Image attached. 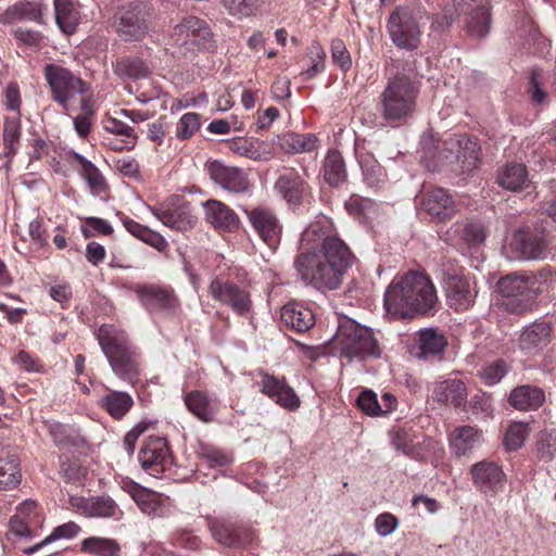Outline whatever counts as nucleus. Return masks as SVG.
Instances as JSON below:
<instances>
[{
  "label": "nucleus",
  "mask_w": 556,
  "mask_h": 556,
  "mask_svg": "<svg viewBox=\"0 0 556 556\" xmlns=\"http://www.w3.org/2000/svg\"><path fill=\"white\" fill-rule=\"evenodd\" d=\"M388 33L399 49L414 51L420 45L421 29L417 17L408 9H396L388 20Z\"/></svg>",
  "instance_id": "11"
},
{
  "label": "nucleus",
  "mask_w": 556,
  "mask_h": 556,
  "mask_svg": "<svg viewBox=\"0 0 556 556\" xmlns=\"http://www.w3.org/2000/svg\"><path fill=\"white\" fill-rule=\"evenodd\" d=\"M482 441V431L469 425L456 427L448 435L450 447L458 457L470 454Z\"/></svg>",
  "instance_id": "24"
},
{
  "label": "nucleus",
  "mask_w": 556,
  "mask_h": 556,
  "mask_svg": "<svg viewBox=\"0 0 556 556\" xmlns=\"http://www.w3.org/2000/svg\"><path fill=\"white\" fill-rule=\"evenodd\" d=\"M330 51L332 61L337 66L344 72L351 68L352 58L345 43L341 39L336 38L331 41Z\"/></svg>",
  "instance_id": "57"
},
{
  "label": "nucleus",
  "mask_w": 556,
  "mask_h": 556,
  "mask_svg": "<svg viewBox=\"0 0 556 556\" xmlns=\"http://www.w3.org/2000/svg\"><path fill=\"white\" fill-rule=\"evenodd\" d=\"M114 73L121 77L130 79L147 78L150 74L149 67L146 63L134 56H126L116 60L113 64Z\"/></svg>",
  "instance_id": "40"
},
{
  "label": "nucleus",
  "mask_w": 556,
  "mask_h": 556,
  "mask_svg": "<svg viewBox=\"0 0 556 556\" xmlns=\"http://www.w3.org/2000/svg\"><path fill=\"white\" fill-rule=\"evenodd\" d=\"M358 162L364 182L370 188H379L384 181L386 174L383 167L370 153L361 154Z\"/></svg>",
  "instance_id": "42"
},
{
  "label": "nucleus",
  "mask_w": 556,
  "mask_h": 556,
  "mask_svg": "<svg viewBox=\"0 0 556 556\" xmlns=\"http://www.w3.org/2000/svg\"><path fill=\"white\" fill-rule=\"evenodd\" d=\"M324 178L332 187H338L346 180V169L340 152L329 151L324 162Z\"/></svg>",
  "instance_id": "39"
},
{
  "label": "nucleus",
  "mask_w": 556,
  "mask_h": 556,
  "mask_svg": "<svg viewBox=\"0 0 556 556\" xmlns=\"http://www.w3.org/2000/svg\"><path fill=\"white\" fill-rule=\"evenodd\" d=\"M470 2L467 0H453L451 5L443 8L441 13H438L432 18V28L435 31L443 33L448 29L462 12H465L466 7Z\"/></svg>",
  "instance_id": "43"
},
{
  "label": "nucleus",
  "mask_w": 556,
  "mask_h": 556,
  "mask_svg": "<svg viewBox=\"0 0 556 556\" xmlns=\"http://www.w3.org/2000/svg\"><path fill=\"white\" fill-rule=\"evenodd\" d=\"M135 292L142 306L149 312L175 314L180 307L179 299L169 286L138 285L135 287Z\"/></svg>",
  "instance_id": "13"
},
{
  "label": "nucleus",
  "mask_w": 556,
  "mask_h": 556,
  "mask_svg": "<svg viewBox=\"0 0 556 556\" xmlns=\"http://www.w3.org/2000/svg\"><path fill=\"white\" fill-rule=\"evenodd\" d=\"M54 16L59 28L66 35L76 31L80 14L71 0H54Z\"/></svg>",
  "instance_id": "36"
},
{
  "label": "nucleus",
  "mask_w": 556,
  "mask_h": 556,
  "mask_svg": "<svg viewBox=\"0 0 556 556\" xmlns=\"http://www.w3.org/2000/svg\"><path fill=\"white\" fill-rule=\"evenodd\" d=\"M507 374V365L504 361H496L483 367L480 378L486 386L498 383Z\"/></svg>",
  "instance_id": "56"
},
{
  "label": "nucleus",
  "mask_w": 556,
  "mask_h": 556,
  "mask_svg": "<svg viewBox=\"0 0 556 556\" xmlns=\"http://www.w3.org/2000/svg\"><path fill=\"white\" fill-rule=\"evenodd\" d=\"M86 225L92 229L81 227V232L86 239L93 237V231L105 236L113 232L112 226L106 220L99 217H87Z\"/></svg>",
  "instance_id": "62"
},
{
  "label": "nucleus",
  "mask_w": 556,
  "mask_h": 556,
  "mask_svg": "<svg viewBox=\"0 0 556 556\" xmlns=\"http://www.w3.org/2000/svg\"><path fill=\"white\" fill-rule=\"evenodd\" d=\"M418 93V84L409 75L390 76L379 97L380 116L390 125L404 123L416 110Z\"/></svg>",
  "instance_id": "4"
},
{
  "label": "nucleus",
  "mask_w": 556,
  "mask_h": 556,
  "mask_svg": "<svg viewBox=\"0 0 556 556\" xmlns=\"http://www.w3.org/2000/svg\"><path fill=\"white\" fill-rule=\"evenodd\" d=\"M438 301L434 285L419 271H408L394 279L384 292V307L394 318L425 315Z\"/></svg>",
  "instance_id": "2"
},
{
  "label": "nucleus",
  "mask_w": 556,
  "mask_h": 556,
  "mask_svg": "<svg viewBox=\"0 0 556 556\" xmlns=\"http://www.w3.org/2000/svg\"><path fill=\"white\" fill-rule=\"evenodd\" d=\"M36 507L35 502H25L22 504L18 513L10 519V530L17 536H30L31 530L27 520L28 513Z\"/></svg>",
  "instance_id": "51"
},
{
  "label": "nucleus",
  "mask_w": 556,
  "mask_h": 556,
  "mask_svg": "<svg viewBox=\"0 0 556 556\" xmlns=\"http://www.w3.org/2000/svg\"><path fill=\"white\" fill-rule=\"evenodd\" d=\"M470 472L476 488L488 496L497 494L505 485L506 476L493 462H479L471 467Z\"/></svg>",
  "instance_id": "18"
},
{
  "label": "nucleus",
  "mask_w": 556,
  "mask_h": 556,
  "mask_svg": "<svg viewBox=\"0 0 556 556\" xmlns=\"http://www.w3.org/2000/svg\"><path fill=\"white\" fill-rule=\"evenodd\" d=\"M542 72L539 68H533L530 75L529 92L534 103H542L546 98V93L542 89Z\"/></svg>",
  "instance_id": "64"
},
{
  "label": "nucleus",
  "mask_w": 556,
  "mask_h": 556,
  "mask_svg": "<svg viewBox=\"0 0 556 556\" xmlns=\"http://www.w3.org/2000/svg\"><path fill=\"white\" fill-rule=\"evenodd\" d=\"M534 275L509 274L497 282V290L503 300V308L513 314L530 312L535 303L540 290L535 288Z\"/></svg>",
  "instance_id": "5"
},
{
  "label": "nucleus",
  "mask_w": 556,
  "mask_h": 556,
  "mask_svg": "<svg viewBox=\"0 0 556 556\" xmlns=\"http://www.w3.org/2000/svg\"><path fill=\"white\" fill-rule=\"evenodd\" d=\"M421 203L426 212L439 220H445L455 213L454 200L443 188L438 187L426 192Z\"/></svg>",
  "instance_id": "27"
},
{
  "label": "nucleus",
  "mask_w": 556,
  "mask_h": 556,
  "mask_svg": "<svg viewBox=\"0 0 556 556\" xmlns=\"http://www.w3.org/2000/svg\"><path fill=\"white\" fill-rule=\"evenodd\" d=\"M338 341L341 353L352 359L354 357L365 359L367 357H379L380 349L372 331L358 324L349 321L339 328Z\"/></svg>",
  "instance_id": "10"
},
{
  "label": "nucleus",
  "mask_w": 556,
  "mask_h": 556,
  "mask_svg": "<svg viewBox=\"0 0 556 556\" xmlns=\"http://www.w3.org/2000/svg\"><path fill=\"white\" fill-rule=\"evenodd\" d=\"M345 242L328 232L320 222L311 224L302 233L301 249L293 266L296 278L317 290H336L353 263Z\"/></svg>",
  "instance_id": "1"
},
{
  "label": "nucleus",
  "mask_w": 556,
  "mask_h": 556,
  "mask_svg": "<svg viewBox=\"0 0 556 556\" xmlns=\"http://www.w3.org/2000/svg\"><path fill=\"white\" fill-rule=\"evenodd\" d=\"M97 340L113 372L135 386L140 377L141 361L128 334L112 325H102L97 331Z\"/></svg>",
  "instance_id": "3"
},
{
  "label": "nucleus",
  "mask_w": 556,
  "mask_h": 556,
  "mask_svg": "<svg viewBox=\"0 0 556 556\" xmlns=\"http://www.w3.org/2000/svg\"><path fill=\"white\" fill-rule=\"evenodd\" d=\"M7 13L13 20H27L43 24L42 5L39 0H25L18 2L10 8Z\"/></svg>",
  "instance_id": "46"
},
{
  "label": "nucleus",
  "mask_w": 556,
  "mask_h": 556,
  "mask_svg": "<svg viewBox=\"0 0 556 556\" xmlns=\"http://www.w3.org/2000/svg\"><path fill=\"white\" fill-rule=\"evenodd\" d=\"M455 232L469 247L481 244L486 238L484 225L479 220L456 224Z\"/></svg>",
  "instance_id": "44"
},
{
  "label": "nucleus",
  "mask_w": 556,
  "mask_h": 556,
  "mask_svg": "<svg viewBox=\"0 0 556 556\" xmlns=\"http://www.w3.org/2000/svg\"><path fill=\"white\" fill-rule=\"evenodd\" d=\"M432 397L439 403L457 408L467 402V389L462 380L448 379L435 384Z\"/></svg>",
  "instance_id": "32"
},
{
  "label": "nucleus",
  "mask_w": 556,
  "mask_h": 556,
  "mask_svg": "<svg viewBox=\"0 0 556 556\" xmlns=\"http://www.w3.org/2000/svg\"><path fill=\"white\" fill-rule=\"evenodd\" d=\"M205 219L216 229L232 231L238 229L240 219L232 208L217 200L204 204Z\"/></svg>",
  "instance_id": "25"
},
{
  "label": "nucleus",
  "mask_w": 556,
  "mask_h": 556,
  "mask_svg": "<svg viewBox=\"0 0 556 556\" xmlns=\"http://www.w3.org/2000/svg\"><path fill=\"white\" fill-rule=\"evenodd\" d=\"M447 345L443 333L433 328H426L418 332V352L416 357L428 359L441 355Z\"/></svg>",
  "instance_id": "34"
},
{
  "label": "nucleus",
  "mask_w": 556,
  "mask_h": 556,
  "mask_svg": "<svg viewBox=\"0 0 556 556\" xmlns=\"http://www.w3.org/2000/svg\"><path fill=\"white\" fill-rule=\"evenodd\" d=\"M399 526L397 519L389 513L379 515L375 520V528L381 536L392 534Z\"/></svg>",
  "instance_id": "63"
},
{
  "label": "nucleus",
  "mask_w": 556,
  "mask_h": 556,
  "mask_svg": "<svg viewBox=\"0 0 556 556\" xmlns=\"http://www.w3.org/2000/svg\"><path fill=\"white\" fill-rule=\"evenodd\" d=\"M552 337V323L536 320L522 328L517 339V346L526 355H536L551 343Z\"/></svg>",
  "instance_id": "16"
},
{
  "label": "nucleus",
  "mask_w": 556,
  "mask_h": 556,
  "mask_svg": "<svg viewBox=\"0 0 556 556\" xmlns=\"http://www.w3.org/2000/svg\"><path fill=\"white\" fill-rule=\"evenodd\" d=\"M357 405L367 415H382V405L378 402L377 394L371 390H364L358 395Z\"/></svg>",
  "instance_id": "59"
},
{
  "label": "nucleus",
  "mask_w": 556,
  "mask_h": 556,
  "mask_svg": "<svg viewBox=\"0 0 556 556\" xmlns=\"http://www.w3.org/2000/svg\"><path fill=\"white\" fill-rule=\"evenodd\" d=\"M81 549L100 556H117L119 551L115 541L104 538H88L81 542Z\"/></svg>",
  "instance_id": "49"
},
{
  "label": "nucleus",
  "mask_w": 556,
  "mask_h": 556,
  "mask_svg": "<svg viewBox=\"0 0 556 556\" xmlns=\"http://www.w3.org/2000/svg\"><path fill=\"white\" fill-rule=\"evenodd\" d=\"M307 188V184L299 173L290 169L280 175L275 182L277 192L290 204L300 205Z\"/></svg>",
  "instance_id": "30"
},
{
  "label": "nucleus",
  "mask_w": 556,
  "mask_h": 556,
  "mask_svg": "<svg viewBox=\"0 0 556 556\" xmlns=\"http://www.w3.org/2000/svg\"><path fill=\"white\" fill-rule=\"evenodd\" d=\"M176 42L186 52H212L216 49V39L208 23L197 16H187L174 27Z\"/></svg>",
  "instance_id": "9"
},
{
  "label": "nucleus",
  "mask_w": 556,
  "mask_h": 556,
  "mask_svg": "<svg viewBox=\"0 0 556 556\" xmlns=\"http://www.w3.org/2000/svg\"><path fill=\"white\" fill-rule=\"evenodd\" d=\"M498 185L510 191H519L530 184L527 167L519 163H510L498 170Z\"/></svg>",
  "instance_id": "35"
},
{
  "label": "nucleus",
  "mask_w": 556,
  "mask_h": 556,
  "mask_svg": "<svg viewBox=\"0 0 556 556\" xmlns=\"http://www.w3.org/2000/svg\"><path fill=\"white\" fill-rule=\"evenodd\" d=\"M100 406L112 418L121 420L134 406V400L127 392L112 390L101 399Z\"/></svg>",
  "instance_id": "37"
},
{
  "label": "nucleus",
  "mask_w": 556,
  "mask_h": 556,
  "mask_svg": "<svg viewBox=\"0 0 556 556\" xmlns=\"http://www.w3.org/2000/svg\"><path fill=\"white\" fill-rule=\"evenodd\" d=\"M22 126L20 117H7L3 126V142L7 155H14L20 147Z\"/></svg>",
  "instance_id": "47"
},
{
  "label": "nucleus",
  "mask_w": 556,
  "mask_h": 556,
  "mask_svg": "<svg viewBox=\"0 0 556 556\" xmlns=\"http://www.w3.org/2000/svg\"><path fill=\"white\" fill-rule=\"evenodd\" d=\"M152 213L165 226L180 231L192 228L197 223V217L178 195H172L160 207L153 208Z\"/></svg>",
  "instance_id": "15"
},
{
  "label": "nucleus",
  "mask_w": 556,
  "mask_h": 556,
  "mask_svg": "<svg viewBox=\"0 0 556 556\" xmlns=\"http://www.w3.org/2000/svg\"><path fill=\"white\" fill-rule=\"evenodd\" d=\"M228 148L233 153L251 160L261 157V153L255 143L245 138H235L228 142Z\"/></svg>",
  "instance_id": "58"
},
{
  "label": "nucleus",
  "mask_w": 556,
  "mask_h": 556,
  "mask_svg": "<svg viewBox=\"0 0 556 556\" xmlns=\"http://www.w3.org/2000/svg\"><path fill=\"white\" fill-rule=\"evenodd\" d=\"M71 505L78 514L86 517H115L119 511L116 503L106 496L72 497Z\"/></svg>",
  "instance_id": "22"
},
{
  "label": "nucleus",
  "mask_w": 556,
  "mask_h": 556,
  "mask_svg": "<svg viewBox=\"0 0 556 556\" xmlns=\"http://www.w3.org/2000/svg\"><path fill=\"white\" fill-rule=\"evenodd\" d=\"M249 220L260 238L274 248L281 236V225L276 214L266 207H255L250 212L245 211Z\"/></svg>",
  "instance_id": "20"
},
{
  "label": "nucleus",
  "mask_w": 556,
  "mask_h": 556,
  "mask_svg": "<svg viewBox=\"0 0 556 556\" xmlns=\"http://www.w3.org/2000/svg\"><path fill=\"white\" fill-rule=\"evenodd\" d=\"M447 302L456 311L467 309L472 302L469 280L457 274L444 278Z\"/></svg>",
  "instance_id": "26"
},
{
  "label": "nucleus",
  "mask_w": 556,
  "mask_h": 556,
  "mask_svg": "<svg viewBox=\"0 0 556 556\" xmlns=\"http://www.w3.org/2000/svg\"><path fill=\"white\" fill-rule=\"evenodd\" d=\"M308 56L312 60V65L307 67L302 74L308 78L314 77L325 68V52L319 45H312L308 50Z\"/></svg>",
  "instance_id": "60"
},
{
  "label": "nucleus",
  "mask_w": 556,
  "mask_h": 556,
  "mask_svg": "<svg viewBox=\"0 0 556 556\" xmlns=\"http://www.w3.org/2000/svg\"><path fill=\"white\" fill-rule=\"evenodd\" d=\"M281 324L296 332H305L315 325V315L309 307L291 302L282 306L280 314Z\"/></svg>",
  "instance_id": "28"
},
{
  "label": "nucleus",
  "mask_w": 556,
  "mask_h": 556,
  "mask_svg": "<svg viewBox=\"0 0 556 556\" xmlns=\"http://www.w3.org/2000/svg\"><path fill=\"white\" fill-rule=\"evenodd\" d=\"M535 457L543 463H549L556 458V429H543L535 435Z\"/></svg>",
  "instance_id": "41"
},
{
  "label": "nucleus",
  "mask_w": 556,
  "mask_h": 556,
  "mask_svg": "<svg viewBox=\"0 0 556 556\" xmlns=\"http://www.w3.org/2000/svg\"><path fill=\"white\" fill-rule=\"evenodd\" d=\"M188 409L200 420L208 422L213 420L216 409L213 406V399L201 391H190L184 397Z\"/></svg>",
  "instance_id": "38"
},
{
  "label": "nucleus",
  "mask_w": 556,
  "mask_h": 556,
  "mask_svg": "<svg viewBox=\"0 0 556 556\" xmlns=\"http://www.w3.org/2000/svg\"><path fill=\"white\" fill-rule=\"evenodd\" d=\"M262 392L288 410H295L301 404L294 390L283 379L279 380L267 374L263 376Z\"/></svg>",
  "instance_id": "21"
},
{
  "label": "nucleus",
  "mask_w": 556,
  "mask_h": 556,
  "mask_svg": "<svg viewBox=\"0 0 556 556\" xmlns=\"http://www.w3.org/2000/svg\"><path fill=\"white\" fill-rule=\"evenodd\" d=\"M104 130L121 137L119 139H108V146L116 151L132 149L137 141L135 130L129 125L115 118L109 117L104 121Z\"/></svg>",
  "instance_id": "33"
},
{
  "label": "nucleus",
  "mask_w": 556,
  "mask_h": 556,
  "mask_svg": "<svg viewBox=\"0 0 556 556\" xmlns=\"http://www.w3.org/2000/svg\"><path fill=\"white\" fill-rule=\"evenodd\" d=\"M74 160L80 165L81 175L86 179L89 187L97 191L102 190L105 186V181L94 164L78 153L74 154Z\"/></svg>",
  "instance_id": "52"
},
{
  "label": "nucleus",
  "mask_w": 556,
  "mask_h": 556,
  "mask_svg": "<svg viewBox=\"0 0 556 556\" xmlns=\"http://www.w3.org/2000/svg\"><path fill=\"white\" fill-rule=\"evenodd\" d=\"M547 243L543 237L536 235H529L522 238L519 243V249L522 258L536 260L543 254Z\"/></svg>",
  "instance_id": "54"
},
{
  "label": "nucleus",
  "mask_w": 556,
  "mask_h": 556,
  "mask_svg": "<svg viewBox=\"0 0 556 556\" xmlns=\"http://www.w3.org/2000/svg\"><path fill=\"white\" fill-rule=\"evenodd\" d=\"M155 12L151 4L135 1L119 8L114 16V25L125 41H140L153 29Z\"/></svg>",
  "instance_id": "6"
},
{
  "label": "nucleus",
  "mask_w": 556,
  "mask_h": 556,
  "mask_svg": "<svg viewBox=\"0 0 556 556\" xmlns=\"http://www.w3.org/2000/svg\"><path fill=\"white\" fill-rule=\"evenodd\" d=\"M213 538L222 545L231 548H240L250 545L254 541V532L245 526H237L229 521H213L211 523Z\"/></svg>",
  "instance_id": "19"
},
{
  "label": "nucleus",
  "mask_w": 556,
  "mask_h": 556,
  "mask_svg": "<svg viewBox=\"0 0 556 556\" xmlns=\"http://www.w3.org/2000/svg\"><path fill=\"white\" fill-rule=\"evenodd\" d=\"M200 115L194 112L184 114L176 125V137L186 140L193 136L200 128Z\"/></svg>",
  "instance_id": "55"
},
{
  "label": "nucleus",
  "mask_w": 556,
  "mask_h": 556,
  "mask_svg": "<svg viewBox=\"0 0 556 556\" xmlns=\"http://www.w3.org/2000/svg\"><path fill=\"white\" fill-rule=\"evenodd\" d=\"M79 530H80V528L77 523H75L74 521H68L66 523H63V525L54 528V530L51 532V534L49 536H47L40 543L26 548L24 552L27 554H33L50 542H53V541H56L60 539H73L78 534Z\"/></svg>",
  "instance_id": "50"
},
{
  "label": "nucleus",
  "mask_w": 556,
  "mask_h": 556,
  "mask_svg": "<svg viewBox=\"0 0 556 556\" xmlns=\"http://www.w3.org/2000/svg\"><path fill=\"white\" fill-rule=\"evenodd\" d=\"M470 2L465 12L468 14L467 30L470 36L484 37L491 26V13L486 0H467Z\"/></svg>",
  "instance_id": "29"
},
{
  "label": "nucleus",
  "mask_w": 556,
  "mask_h": 556,
  "mask_svg": "<svg viewBox=\"0 0 556 556\" xmlns=\"http://www.w3.org/2000/svg\"><path fill=\"white\" fill-rule=\"evenodd\" d=\"M228 12L235 16H250L255 8L257 0H223Z\"/></svg>",
  "instance_id": "61"
},
{
  "label": "nucleus",
  "mask_w": 556,
  "mask_h": 556,
  "mask_svg": "<svg viewBox=\"0 0 556 556\" xmlns=\"http://www.w3.org/2000/svg\"><path fill=\"white\" fill-rule=\"evenodd\" d=\"M20 465L15 458L0 459V489L10 490L21 482Z\"/></svg>",
  "instance_id": "48"
},
{
  "label": "nucleus",
  "mask_w": 556,
  "mask_h": 556,
  "mask_svg": "<svg viewBox=\"0 0 556 556\" xmlns=\"http://www.w3.org/2000/svg\"><path fill=\"white\" fill-rule=\"evenodd\" d=\"M169 458L170 451L167 440L161 437H149L138 454L141 468L153 477H157L165 471Z\"/></svg>",
  "instance_id": "14"
},
{
  "label": "nucleus",
  "mask_w": 556,
  "mask_h": 556,
  "mask_svg": "<svg viewBox=\"0 0 556 556\" xmlns=\"http://www.w3.org/2000/svg\"><path fill=\"white\" fill-rule=\"evenodd\" d=\"M317 138L313 134H287L281 138V148L289 153L311 152L316 148Z\"/></svg>",
  "instance_id": "45"
},
{
  "label": "nucleus",
  "mask_w": 556,
  "mask_h": 556,
  "mask_svg": "<svg viewBox=\"0 0 556 556\" xmlns=\"http://www.w3.org/2000/svg\"><path fill=\"white\" fill-rule=\"evenodd\" d=\"M530 433L529 424L522 421L513 422L505 433L504 444L508 451L520 448Z\"/></svg>",
  "instance_id": "53"
},
{
  "label": "nucleus",
  "mask_w": 556,
  "mask_h": 556,
  "mask_svg": "<svg viewBox=\"0 0 556 556\" xmlns=\"http://www.w3.org/2000/svg\"><path fill=\"white\" fill-rule=\"evenodd\" d=\"M509 404L518 410H535L545 402L544 391L530 384H522L514 388L508 396Z\"/></svg>",
  "instance_id": "31"
},
{
  "label": "nucleus",
  "mask_w": 556,
  "mask_h": 556,
  "mask_svg": "<svg viewBox=\"0 0 556 556\" xmlns=\"http://www.w3.org/2000/svg\"><path fill=\"white\" fill-rule=\"evenodd\" d=\"M43 74L51 89L52 99L65 111L70 110L71 102L76 96H84L89 90L86 81L61 65L46 64Z\"/></svg>",
  "instance_id": "8"
},
{
  "label": "nucleus",
  "mask_w": 556,
  "mask_h": 556,
  "mask_svg": "<svg viewBox=\"0 0 556 556\" xmlns=\"http://www.w3.org/2000/svg\"><path fill=\"white\" fill-rule=\"evenodd\" d=\"M480 157L478 141L466 134H458L443 141L438 162L440 166H452L454 170L466 173L478 166Z\"/></svg>",
  "instance_id": "7"
},
{
  "label": "nucleus",
  "mask_w": 556,
  "mask_h": 556,
  "mask_svg": "<svg viewBox=\"0 0 556 556\" xmlns=\"http://www.w3.org/2000/svg\"><path fill=\"white\" fill-rule=\"evenodd\" d=\"M207 173L211 179L225 190L240 193L249 189L248 175L239 167L228 166L215 160L207 164Z\"/></svg>",
  "instance_id": "17"
},
{
  "label": "nucleus",
  "mask_w": 556,
  "mask_h": 556,
  "mask_svg": "<svg viewBox=\"0 0 556 556\" xmlns=\"http://www.w3.org/2000/svg\"><path fill=\"white\" fill-rule=\"evenodd\" d=\"M124 490L131 496L143 514L156 517L163 513V505L166 501L163 494L146 489L135 482L126 483Z\"/></svg>",
  "instance_id": "23"
},
{
  "label": "nucleus",
  "mask_w": 556,
  "mask_h": 556,
  "mask_svg": "<svg viewBox=\"0 0 556 556\" xmlns=\"http://www.w3.org/2000/svg\"><path fill=\"white\" fill-rule=\"evenodd\" d=\"M207 292L215 301L227 305L238 316L245 317L252 309L250 292L230 280L215 277L210 282Z\"/></svg>",
  "instance_id": "12"
}]
</instances>
